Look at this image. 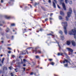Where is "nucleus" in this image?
<instances>
[{
    "label": "nucleus",
    "instance_id": "c03bdc74",
    "mask_svg": "<svg viewBox=\"0 0 76 76\" xmlns=\"http://www.w3.org/2000/svg\"><path fill=\"white\" fill-rule=\"evenodd\" d=\"M2 66V65L1 64H0V66Z\"/></svg>",
    "mask_w": 76,
    "mask_h": 76
},
{
    "label": "nucleus",
    "instance_id": "e2e57ef3",
    "mask_svg": "<svg viewBox=\"0 0 76 76\" xmlns=\"http://www.w3.org/2000/svg\"><path fill=\"white\" fill-rule=\"evenodd\" d=\"M50 35H51V34H50Z\"/></svg>",
    "mask_w": 76,
    "mask_h": 76
},
{
    "label": "nucleus",
    "instance_id": "5fc2aeb1",
    "mask_svg": "<svg viewBox=\"0 0 76 76\" xmlns=\"http://www.w3.org/2000/svg\"><path fill=\"white\" fill-rule=\"evenodd\" d=\"M1 26V25H0V26Z\"/></svg>",
    "mask_w": 76,
    "mask_h": 76
},
{
    "label": "nucleus",
    "instance_id": "473e14b6",
    "mask_svg": "<svg viewBox=\"0 0 76 76\" xmlns=\"http://www.w3.org/2000/svg\"><path fill=\"white\" fill-rule=\"evenodd\" d=\"M49 3H51V0H49Z\"/></svg>",
    "mask_w": 76,
    "mask_h": 76
},
{
    "label": "nucleus",
    "instance_id": "c9c22d12",
    "mask_svg": "<svg viewBox=\"0 0 76 76\" xmlns=\"http://www.w3.org/2000/svg\"><path fill=\"white\" fill-rule=\"evenodd\" d=\"M12 57H13H13H15V56H14V55H12Z\"/></svg>",
    "mask_w": 76,
    "mask_h": 76
},
{
    "label": "nucleus",
    "instance_id": "1a4fd4ad",
    "mask_svg": "<svg viewBox=\"0 0 76 76\" xmlns=\"http://www.w3.org/2000/svg\"><path fill=\"white\" fill-rule=\"evenodd\" d=\"M71 43V41H67L66 42V44L68 45H70V44Z\"/></svg>",
    "mask_w": 76,
    "mask_h": 76
},
{
    "label": "nucleus",
    "instance_id": "49530a36",
    "mask_svg": "<svg viewBox=\"0 0 76 76\" xmlns=\"http://www.w3.org/2000/svg\"><path fill=\"white\" fill-rule=\"evenodd\" d=\"M30 48H28V49L29 50V49H30Z\"/></svg>",
    "mask_w": 76,
    "mask_h": 76
},
{
    "label": "nucleus",
    "instance_id": "f704fd0d",
    "mask_svg": "<svg viewBox=\"0 0 76 76\" xmlns=\"http://www.w3.org/2000/svg\"><path fill=\"white\" fill-rule=\"evenodd\" d=\"M9 68L10 70V69H12V67H9Z\"/></svg>",
    "mask_w": 76,
    "mask_h": 76
},
{
    "label": "nucleus",
    "instance_id": "5701e85b",
    "mask_svg": "<svg viewBox=\"0 0 76 76\" xmlns=\"http://www.w3.org/2000/svg\"><path fill=\"white\" fill-rule=\"evenodd\" d=\"M8 50H12V49L10 48H8Z\"/></svg>",
    "mask_w": 76,
    "mask_h": 76
},
{
    "label": "nucleus",
    "instance_id": "a211bd4d",
    "mask_svg": "<svg viewBox=\"0 0 76 76\" xmlns=\"http://www.w3.org/2000/svg\"><path fill=\"white\" fill-rule=\"evenodd\" d=\"M4 58H2L1 62L2 63H3V61H4Z\"/></svg>",
    "mask_w": 76,
    "mask_h": 76
},
{
    "label": "nucleus",
    "instance_id": "de8ad7c7",
    "mask_svg": "<svg viewBox=\"0 0 76 76\" xmlns=\"http://www.w3.org/2000/svg\"><path fill=\"white\" fill-rule=\"evenodd\" d=\"M15 72H18V71H15Z\"/></svg>",
    "mask_w": 76,
    "mask_h": 76
},
{
    "label": "nucleus",
    "instance_id": "bf43d9fd",
    "mask_svg": "<svg viewBox=\"0 0 76 76\" xmlns=\"http://www.w3.org/2000/svg\"><path fill=\"white\" fill-rule=\"evenodd\" d=\"M2 76H3V75H2Z\"/></svg>",
    "mask_w": 76,
    "mask_h": 76
},
{
    "label": "nucleus",
    "instance_id": "72a5a7b5",
    "mask_svg": "<svg viewBox=\"0 0 76 76\" xmlns=\"http://www.w3.org/2000/svg\"><path fill=\"white\" fill-rule=\"evenodd\" d=\"M57 44L58 45V46H59V47L60 48V45H59V44H58V43H57Z\"/></svg>",
    "mask_w": 76,
    "mask_h": 76
},
{
    "label": "nucleus",
    "instance_id": "6e6552de",
    "mask_svg": "<svg viewBox=\"0 0 76 76\" xmlns=\"http://www.w3.org/2000/svg\"><path fill=\"white\" fill-rule=\"evenodd\" d=\"M60 37L62 40H63L64 39V36H63V35H61L60 36Z\"/></svg>",
    "mask_w": 76,
    "mask_h": 76
},
{
    "label": "nucleus",
    "instance_id": "79ce46f5",
    "mask_svg": "<svg viewBox=\"0 0 76 76\" xmlns=\"http://www.w3.org/2000/svg\"><path fill=\"white\" fill-rule=\"evenodd\" d=\"M30 7L31 8L32 7V6L31 5H30Z\"/></svg>",
    "mask_w": 76,
    "mask_h": 76
},
{
    "label": "nucleus",
    "instance_id": "864d4df0",
    "mask_svg": "<svg viewBox=\"0 0 76 76\" xmlns=\"http://www.w3.org/2000/svg\"><path fill=\"white\" fill-rule=\"evenodd\" d=\"M0 61H1V60H0Z\"/></svg>",
    "mask_w": 76,
    "mask_h": 76
},
{
    "label": "nucleus",
    "instance_id": "4be33fe9",
    "mask_svg": "<svg viewBox=\"0 0 76 76\" xmlns=\"http://www.w3.org/2000/svg\"><path fill=\"white\" fill-rule=\"evenodd\" d=\"M36 58H39V56H36Z\"/></svg>",
    "mask_w": 76,
    "mask_h": 76
},
{
    "label": "nucleus",
    "instance_id": "423d86ee",
    "mask_svg": "<svg viewBox=\"0 0 76 76\" xmlns=\"http://www.w3.org/2000/svg\"><path fill=\"white\" fill-rule=\"evenodd\" d=\"M66 50H67V51H69V52H72L73 51V50L72 49L69 48H67Z\"/></svg>",
    "mask_w": 76,
    "mask_h": 76
},
{
    "label": "nucleus",
    "instance_id": "9d476101",
    "mask_svg": "<svg viewBox=\"0 0 76 76\" xmlns=\"http://www.w3.org/2000/svg\"><path fill=\"white\" fill-rule=\"evenodd\" d=\"M60 14L61 15H62V16L64 15V12L62 11H61L60 12Z\"/></svg>",
    "mask_w": 76,
    "mask_h": 76
},
{
    "label": "nucleus",
    "instance_id": "4468645a",
    "mask_svg": "<svg viewBox=\"0 0 76 76\" xmlns=\"http://www.w3.org/2000/svg\"><path fill=\"white\" fill-rule=\"evenodd\" d=\"M59 19H60V20H61V19H63V18L61 16H59Z\"/></svg>",
    "mask_w": 76,
    "mask_h": 76
},
{
    "label": "nucleus",
    "instance_id": "4c0bfd02",
    "mask_svg": "<svg viewBox=\"0 0 76 76\" xmlns=\"http://www.w3.org/2000/svg\"><path fill=\"white\" fill-rule=\"evenodd\" d=\"M3 0H1V3H3Z\"/></svg>",
    "mask_w": 76,
    "mask_h": 76
},
{
    "label": "nucleus",
    "instance_id": "0eeeda50",
    "mask_svg": "<svg viewBox=\"0 0 76 76\" xmlns=\"http://www.w3.org/2000/svg\"><path fill=\"white\" fill-rule=\"evenodd\" d=\"M71 42L72 43V45L74 46V47L76 45V43H75V42L74 41H71Z\"/></svg>",
    "mask_w": 76,
    "mask_h": 76
},
{
    "label": "nucleus",
    "instance_id": "c85d7f7f",
    "mask_svg": "<svg viewBox=\"0 0 76 76\" xmlns=\"http://www.w3.org/2000/svg\"><path fill=\"white\" fill-rule=\"evenodd\" d=\"M49 60L50 61H52V60H53V59H49Z\"/></svg>",
    "mask_w": 76,
    "mask_h": 76
},
{
    "label": "nucleus",
    "instance_id": "a18cd8bd",
    "mask_svg": "<svg viewBox=\"0 0 76 76\" xmlns=\"http://www.w3.org/2000/svg\"><path fill=\"white\" fill-rule=\"evenodd\" d=\"M40 31H42V29H40Z\"/></svg>",
    "mask_w": 76,
    "mask_h": 76
},
{
    "label": "nucleus",
    "instance_id": "58836bf2",
    "mask_svg": "<svg viewBox=\"0 0 76 76\" xmlns=\"http://www.w3.org/2000/svg\"><path fill=\"white\" fill-rule=\"evenodd\" d=\"M53 15V14H50V16H51V15Z\"/></svg>",
    "mask_w": 76,
    "mask_h": 76
},
{
    "label": "nucleus",
    "instance_id": "412c9836",
    "mask_svg": "<svg viewBox=\"0 0 76 76\" xmlns=\"http://www.w3.org/2000/svg\"><path fill=\"white\" fill-rule=\"evenodd\" d=\"M57 7L59 9H61L60 7V6H59V5H57Z\"/></svg>",
    "mask_w": 76,
    "mask_h": 76
},
{
    "label": "nucleus",
    "instance_id": "7c9ffc66",
    "mask_svg": "<svg viewBox=\"0 0 76 76\" xmlns=\"http://www.w3.org/2000/svg\"><path fill=\"white\" fill-rule=\"evenodd\" d=\"M38 52L39 53H41V51H38Z\"/></svg>",
    "mask_w": 76,
    "mask_h": 76
},
{
    "label": "nucleus",
    "instance_id": "680f3d73",
    "mask_svg": "<svg viewBox=\"0 0 76 76\" xmlns=\"http://www.w3.org/2000/svg\"><path fill=\"white\" fill-rule=\"evenodd\" d=\"M50 22H51V21H50Z\"/></svg>",
    "mask_w": 76,
    "mask_h": 76
},
{
    "label": "nucleus",
    "instance_id": "a19ab883",
    "mask_svg": "<svg viewBox=\"0 0 76 76\" xmlns=\"http://www.w3.org/2000/svg\"><path fill=\"white\" fill-rule=\"evenodd\" d=\"M50 20H51V19H52V18H50Z\"/></svg>",
    "mask_w": 76,
    "mask_h": 76
},
{
    "label": "nucleus",
    "instance_id": "13d9d810",
    "mask_svg": "<svg viewBox=\"0 0 76 76\" xmlns=\"http://www.w3.org/2000/svg\"><path fill=\"white\" fill-rule=\"evenodd\" d=\"M13 31H14V30H13Z\"/></svg>",
    "mask_w": 76,
    "mask_h": 76
},
{
    "label": "nucleus",
    "instance_id": "c756f323",
    "mask_svg": "<svg viewBox=\"0 0 76 76\" xmlns=\"http://www.w3.org/2000/svg\"><path fill=\"white\" fill-rule=\"evenodd\" d=\"M47 20H48V19L46 18L45 19V21H47Z\"/></svg>",
    "mask_w": 76,
    "mask_h": 76
},
{
    "label": "nucleus",
    "instance_id": "9b49d317",
    "mask_svg": "<svg viewBox=\"0 0 76 76\" xmlns=\"http://www.w3.org/2000/svg\"><path fill=\"white\" fill-rule=\"evenodd\" d=\"M5 18H6V19H10V17L7 16V15H5Z\"/></svg>",
    "mask_w": 76,
    "mask_h": 76
},
{
    "label": "nucleus",
    "instance_id": "a878e982",
    "mask_svg": "<svg viewBox=\"0 0 76 76\" xmlns=\"http://www.w3.org/2000/svg\"><path fill=\"white\" fill-rule=\"evenodd\" d=\"M54 1H55V3H57V1H56V0H54Z\"/></svg>",
    "mask_w": 76,
    "mask_h": 76
},
{
    "label": "nucleus",
    "instance_id": "f3484780",
    "mask_svg": "<svg viewBox=\"0 0 76 76\" xmlns=\"http://www.w3.org/2000/svg\"><path fill=\"white\" fill-rule=\"evenodd\" d=\"M59 34H63V32H62V31L61 30L59 31Z\"/></svg>",
    "mask_w": 76,
    "mask_h": 76
},
{
    "label": "nucleus",
    "instance_id": "f8f14e48",
    "mask_svg": "<svg viewBox=\"0 0 76 76\" xmlns=\"http://www.w3.org/2000/svg\"><path fill=\"white\" fill-rule=\"evenodd\" d=\"M63 53H58V56H62V55H63Z\"/></svg>",
    "mask_w": 76,
    "mask_h": 76
},
{
    "label": "nucleus",
    "instance_id": "aec40b11",
    "mask_svg": "<svg viewBox=\"0 0 76 76\" xmlns=\"http://www.w3.org/2000/svg\"><path fill=\"white\" fill-rule=\"evenodd\" d=\"M3 70H7V68H6V67L4 68L3 69Z\"/></svg>",
    "mask_w": 76,
    "mask_h": 76
},
{
    "label": "nucleus",
    "instance_id": "f257e3e1",
    "mask_svg": "<svg viewBox=\"0 0 76 76\" xmlns=\"http://www.w3.org/2000/svg\"><path fill=\"white\" fill-rule=\"evenodd\" d=\"M61 24L62 26H64V32L65 34L67 35V31L66 29V28H67V22L63 21L61 23Z\"/></svg>",
    "mask_w": 76,
    "mask_h": 76
},
{
    "label": "nucleus",
    "instance_id": "37998d69",
    "mask_svg": "<svg viewBox=\"0 0 76 76\" xmlns=\"http://www.w3.org/2000/svg\"><path fill=\"white\" fill-rule=\"evenodd\" d=\"M1 57H2V56H3V55H1Z\"/></svg>",
    "mask_w": 76,
    "mask_h": 76
},
{
    "label": "nucleus",
    "instance_id": "e433bc0d",
    "mask_svg": "<svg viewBox=\"0 0 76 76\" xmlns=\"http://www.w3.org/2000/svg\"><path fill=\"white\" fill-rule=\"evenodd\" d=\"M23 69L24 70V71H25V68H23Z\"/></svg>",
    "mask_w": 76,
    "mask_h": 76
},
{
    "label": "nucleus",
    "instance_id": "6e6d98bb",
    "mask_svg": "<svg viewBox=\"0 0 76 76\" xmlns=\"http://www.w3.org/2000/svg\"><path fill=\"white\" fill-rule=\"evenodd\" d=\"M52 36H54V35H52Z\"/></svg>",
    "mask_w": 76,
    "mask_h": 76
},
{
    "label": "nucleus",
    "instance_id": "ddd939ff",
    "mask_svg": "<svg viewBox=\"0 0 76 76\" xmlns=\"http://www.w3.org/2000/svg\"><path fill=\"white\" fill-rule=\"evenodd\" d=\"M53 4L54 8H56V4H55V3H54V2H53Z\"/></svg>",
    "mask_w": 76,
    "mask_h": 76
},
{
    "label": "nucleus",
    "instance_id": "393cba45",
    "mask_svg": "<svg viewBox=\"0 0 76 76\" xmlns=\"http://www.w3.org/2000/svg\"><path fill=\"white\" fill-rule=\"evenodd\" d=\"M33 74H34V73H33V72H31L30 74L31 75H33Z\"/></svg>",
    "mask_w": 76,
    "mask_h": 76
},
{
    "label": "nucleus",
    "instance_id": "39448f33",
    "mask_svg": "<svg viewBox=\"0 0 76 76\" xmlns=\"http://www.w3.org/2000/svg\"><path fill=\"white\" fill-rule=\"evenodd\" d=\"M65 3H66V4H67L68 1H69V4H72V0H65Z\"/></svg>",
    "mask_w": 76,
    "mask_h": 76
},
{
    "label": "nucleus",
    "instance_id": "f03ea898",
    "mask_svg": "<svg viewBox=\"0 0 76 76\" xmlns=\"http://www.w3.org/2000/svg\"><path fill=\"white\" fill-rule=\"evenodd\" d=\"M69 35H76V28H74L71 30L69 31L68 32Z\"/></svg>",
    "mask_w": 76,
    "mask_h": 76
},
{
    "label": "nucleus",
    "instance_id": "6ab92c4d",
    "mask_svg": "<svg viewBox=\"0 0 76 76\" xmlns=\"http://www.w3.org/2000/svg\"><path fill=\"white\" fill-rule=\"evenodd\" d=\"M15 26V24L13 23L11 24V26Z\"/></svg>",
    "mask_w": 76,
    "mask_h": 76
},
{
    "label": "nucleus",
    "instance_id": "cd10ccee",
    "mask_svg": "<svg viewBox=\"0 0 76 76\" xmlns=\"http://www.w3.org/2000/svg\"><path fill=\"white\" fill-rule=\"evenodd\" d=\"M11 76H13V73H11Z\"/></svg>",
    "mask_w": 76,
    "mask_h": 76
},
{
    "label": "nucleus",
    "instance_id": "09e8293b",
    "mask_svg": "<svg viewBox=\"0 0 76 76\" xmlns=\"http://www.w3.org/2000/svg\"><path fill=\"white\" fill-rule=\"evenodd\" d=\"M17 69H15V70H16Z\"/></svg>",
    "mask_w": 76,
    "mask_h": 76
},
{
    "label": "nucleus",
    "instance_id": "bb28decb",
    "mask_svg": "<svg viewBox=\"0 0 76 76\" xmlns=\"http://www.w3.org/2000/svg\"><path fill=\"white\" fill-rule=\"evenodd\" d=\"M8 53L9 54H10V53H11V51H8Z\"/></svg>",
    "mask_w": 76,
    "mask_h": 76
},
{
    "label": "nucleus",
    "instance_id": "2f4dec72",
    "mask_svg": "<svg viewBox=\"0 0 76 76\" xmlns=\"http://www.w3.org/2000/svg\"><path fill=\"white\" fill-rule=\"evenodd\" d=\"M23 61H24V62H25V61H26V60L25 59H24Z\"/></svg>",
    "mask_w": 76,
    "mask_h": 76
},
{
    "label": "nucleus",
    "instance_id": "8fccbe9b",
    "mask_svg": "<svg viewBox=\"0 0 76 76\" xmlns=\"http://www.w3.org/2000/svg\"><path fill=\"white\" fill-rule=\"evenodd\" d=\"M75 54H76V52H75Z\"/></svg>",
    "mask_w": 76,
    "mask_h": 76
},
{
    "label": "nucleus",
    "instance_id": "052dcab7",
    "mask_svg": "<svg viewBox=\"0 0 76 76\" xmlns=\"http://www.w3.org/2000/svg\"><path fill=\"white\" fill-rule=\"evenodd\" d=\"M69 63H70V62H69Z\"/></svg>",
    "mask_w": 76,
    "mask_h": 76
},
{
    "label": "nucleus",
    "instance_id": "2eb2a0df",
    "mask_svg": "<svg viewBox=\"0 0 76 76\" xmlns=\"http://www.w3.org/2000/svg\"><path fill=\"white\" fill-rule=\"evenodd\" d=\"M65 61L66 62V63H67V62L68 61H67V60H65L64 61H63V63H65Z\"/></svg>",
    "mask_w": 76,
    "mask_h": 76
},
{
    "label": "nucleus",
    "instance_id": "4d7b16f0",
    "mask_svg": "<svg viewBox=\"0 0 76 76\" xmlns=\"http://www.w3.org/2000/svg\"><path fill=\"white\" fill-rule=\"evenodd\" d=\"M2 42H3V41H2Z\"/></svg>",
    "mask_w": 76,
    "mask_h": 76
},
{
    "label": "nucleus",
    "instance_id": "603ef678",
    "mask_svg": "<svg viewBox=\"0 0 76 76\" xmlns=\"http://www.w3.org/2000/svg\"><path fill=\"white\" fill-rule=\"evenodd\" d=\"M31 0V1H32V0Z\"/></svg>",
    "mask_w": 76,
    "mask_h": 76
},
{
    "label": "nucleus",
    "instance_id": "b1692460",
    "mask_svg": "<svg viewBox=\"0 0 76 76\" xmlns=\"http://www.w3.org/2000/svg\"><path fill=\"white\" fill-rule=\"evenodd\" d=\"M65 67H67V64H66L65 65H64Z\"/></svg>",
    "mask_w": 76,
    "mask_h": 76
},
{
    "label": "nucleus",
    "instance_id": "20e7f679",
    "mask_svg": "<svg viewBox=\"0 0 76 76\" xmlns=\"http://www.w3.org/2000/svg\"><path fill=\"white\" fill-rule=\"evenodd\" d=\"M64 0H61V3H62L63 7L64 10H66V6H65V4H64V3L62 2H63Z\"/></svg>",
    "mask_w": 76,
    "mask_h": 76
},
{
    "label": "nucleus",
    "instance_id": "7ed1b4c3",
    "mask_svg": "<svg viewBox=\"0 0 76 76\" xmlns=\"http://www.w3.org/2000/svg\"><path fill=\"white\" fill-rule=\"evenodd\" d=\"M72 8H70L69 9V12L67 13V16L66 17V21L69 20V18H70V15L72 14Z\"/></svg>",
    "mask_w": 76,
    "mask_h": 76
},
{
    "label": "nucleus",
    "instance_id": "dca6fc26",
    "mask_svg": "<svg viewBox=\"0 0 76 76\" xmlns=\"http://www.w3.org/2000/svg\"><path fill=\"white\" fill-rule=\"evenodd\" d=\"M50 64H51V65H52V66H53V65H54V63L53 62H52L50 63Z\"/></svg>",
    "mask_w": 76,
    "mask_h": 76
},
{
    "label": "nucleus",
    "instance_id": "3c124183",
    "mask_svg": "<svg viewBox=\"0 0 76 76\" xmlns=\"http://www.w3.org/2000/svg\"><path fill=\"white\" fill-rule=\"evenodd\" d=\"M56 41V42H57Z\"/></svg>",
    "mask_w": 76,
    "mask_h": 76
},
{
    "label": "nucleus",
    "instance_id": "ea45409f",
    "mask_svg": "<svg viewBox=\"0 0 76 76\" xmlns=\"http://www.w3.org/2000/svg\"><path fill=\"white\" fill-rule=\"evenodd\" d=\"M26 65H25V64H24L23 65V66H26Z\"/></svg>",
    "mask_w": 76,
    "mask_h": 76
}]
</instances>
